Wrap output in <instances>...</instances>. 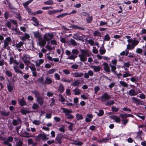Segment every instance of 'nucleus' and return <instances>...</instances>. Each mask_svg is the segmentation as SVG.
<instances>
[{
    "label": "nucleus",
    "mask_w": 146,
    "mask_h": 146,
    "mask_svg": "<svg viewBox=\"0 0 146 146\" xmlns=\"http://www.w3.org/2000/svg\"><path fill=\"white\" fill-rule=\"evenodd\" d=\"M81 54H79L78 56L80 57V59L81 61L85 62L87 60V57L90 56L92 53L88 50L80 49Z\"/></svg>",
    "instance_id": "1"
},
{
    "label": "nucleus",
    "mask_w": 146,
    "mask_h": 146,
    "mask_svg": "<svg viewBox=\"0 0 146 146\" xmlns=\"http://www.w3.org/2000/svg\"><path fill=\"white\" fill-rule=\"evenodd\" d=\"M60 109L63 110V112L65 114L67 118L69 119H72L74 118L73 116L70 114L72 113V110L63 108H61Z\"/></svg>",
    "instance_id": "2"
},
{
    "label": "nucleus",
    "mask_w": 146,
    "mask_h": 146,
    "mask_svg": "<svg viewBox=\"0 0 146 146\" xmlns=\"http://www.w3.org/2000/svg\"><path fill=\"white\" fill-rule=\"evenodd\" d=\"M12 41V39L10 37H6L4 40V44L3 48L4 49H7L8 50H10V48L9 46Z\"/></svg>",
    "instance_id": "3"
},
{
    "label": "nucleus",
    "mask_w": 146,
    "mask_h": 146,
    "mask_svg": "<svg viewBox=\"0 0 146 146\" xmlns=\"http://www.w3.org/2000/svg\"><path fill=\"white\" fill-rule=\"evenodd\" d=\"M72 52L73 54L68 57L67 59L74 60L77 58V55L79 52V51L77 49L75 48L72 50Z\"/></svg>",
    "instance_id": "4"
},
{
    "label": "nucleus",
    "mask_w": 146,
    "mask_h": 146,
    "mask_svg": "<svg viewBox=\"0 0 146 146\" xmlns=\"http://www.w3.org/2000/svg\"><path fill=\"white\" fill-rule=\"evenodd\" d=\"M85 37V35H83L80 33L74 34L73 36V38L76 40H79L83 41H84V40Z\"/></svg>",
    "instance_id": "5"
},
{
    "label": "nucleus",
    "mask_w": 146,
    "mask_h": 146,
    "mask_svg": "<svg viewBox=\"0 0 146 146\" xmlns=\"http://www.w3.org/2000/svg\"><path fill=\"white\" fill-rule=\"evenodd\" d=\"M54 38V35L52 33H48L44 35L43 38L46 39L47 41H50L51 39Z\"/></svg>",
    "instance_id": "6"
},
{
    "label": "nucleus",
    "mask_w": 146,
    "mask_h": 146,
    "mask_svg": "<svg viewBox=\"0 0 146 146\" xmlns=\"http://www.w3.org/2000/svg\"><path fill=\"white\" fill-rule=\"evenodd\" d=\"M62 137L63 136L61 134H59L57 135L55 139L56 143H58L60 144H61L62 142Z\"/></svg>",
    "instance_id": "7"
},
{
    "label": "nucleus",
    "mask_w": 146,
    "mask_h": 146,
    "mask_svg": "<svg viewBox=\"0 0 146 146\" xmlns=\"http://www.w3.org/2000/svg\"><path fill=\"white\" fill-rule=\"evenodd\" d=\"M52 80L51 78L48 76H47L45 77V80L44 82H43V84H52Z\"/></svg>",
    "instance_id": "8"
},
{
    "label": "nucleus",
    "mask_w": 146,
    "mask_h": 146,
    "mask_svg": "<svg viewBox=\"0 0 146 146\" xmlns=\"http://www.w3.org/2000/svg\"><path fill=\"white\" fill-rule=\"evenodd\" d=\"M39 42L38 44L41 47L44 46L46 43V42L47 41L46 39L45 38L42 39V38H40L38 39Z\"/></svg>",
    "instance_id": "9"
},
{
    "label": "nucleus",
    "mask_w": 146,
    "mask_h": 146,
    "mask_svg": "<svg viewBox=\"0 0 146 146\" xmlns=\"http://www.w3.org/2000/svg\"><path fill=\"white\" fill-rule=\"evenodd\" d=\"M22 121L20 118H18L17 120L13 119L12 121V124L14 125H18L19 123L21 124Z\"/></svg>",
    "instance_id": "10"
},
{
    "label": "nucleus",
    "mask_w": 146,
    "mask_h": 146,
    "mask_svg": "<svg viewBox=\"0 0 146 146\" xmlns=\"http://www.w3.org/2000/svg\"><path fill=\"white\" fill-rule=\"evenodd\" d=\"M110 117L112 119L115 120L116 123H120L121 121L120 118L116 115H113L110 116Z\"/></svg>",
    "instance_id": "11"
},
{
    "label": "nucleus",
    "mask_w": 146,
    "mask_h": 146,
    "mask_svg": "<svg viewBox=\"0 0 146 146\" xmlns=\"http://www.w3.org/2000/svg\"><path fill=\"white\" fill-rule=\"evenodd\" d=\"M46 138V135L43 134H40L36 137L37 141H40V139L45 140Z\"/></svg>",
    "instance_id": "12"
},
{
    "label": "nucleus",
    "mask_w": 146,
    "mask_h": 146,
    "mask_svg": "<svg viewBox=\"0 0 146 146\" xmlns=\"http://www.w3.org/2000/svg\"><path fill=\"white\" fill-rule=\"evenodd\" d=\"M102 65L104 66V69L106 72L108 73L110 72V68L108 64L107 63L104 62L103 64Z\"/></svg>",
    "instance_id": "13"
},
{
    "label": "nucleus",
    "mask_w": 146,
    "mask_h": 146,
    "mask_svg": "<svg viewBox=\"0 0 146 146\" xmlns=\"http://www.w3.org/2000/svg\"><path fill=\"white\" fill-rule=\"evenodd\" d=\"M72 75L74 77L80 78L82 77L83 74L82 72H76L75 73H72Z\"/></svg>",
    "instance_id": "14"
},
{
    "label": "nucleus",
    "mask_w": 146,
    "mask_h": 146,
    "mask_svg": "<svg viewBox=\"0 0 146 146\" xmlns=\"http://www.w3.org/2000/svg\"><path fill=\"white\" fill-rule=\"evenodd\" d=\"M119 116L121 117L123 119H124L125 118L131 117H133L134 116L133 115L131 114H128L127 113H124V114H120L119 115Z\"/></svg>",
    "instance_id": "15"
},
{
    "label": "nucleus",
    "mask_w": 146,
    "mask_h": 146,
    "mask_svg": "<svg viewBox=\"0 0 146 146\" xmlns=\"http://www.w3.org/2000/svg\"><path fill=\"white\" fill-rule=\"evenodd\" d=\"M7 81L8 82V83L7 84V89L9 92H11L13 90V87L10 81L9 80H8Z\"/></svg>",
    "instance_id": "16"
},
{
    "label": "nucleus",
    "mask_w": 146,
    "mask_h": 146,
    "mask_svg": "<svg viewBox=\"0 0 146 146\" xmlns=\"http://www.w3.org/2000/svg\"><path fill=\"white\" fill-rule=\"evenodd\" d=\"M93 118V115L90 113L86 115V117L85 118V121L88 122L92 121V119Z\"/></svg>",
    "instance_id": "17"
},
{
    "label": "nucleus",
    "mask_w": 146,
    "mask_h": 146,
    "mask_svg": "<svg viewBox=\"0 0 146 146\" xmlns=\"http://www.w3.org/2000/svg\"><path fill=\"white\" fill-rule=\"evenodd\" d=\"M18 102L19 104L22 106H25L27 105V103L25 100L24 97H23L20 100H19Z\"/></svg>",
    "instance_id": "18"
},
{
    "label": "nucleus",
    "mask_w": 146,
    "mask_h": 146,
    "mask_svg": "<svg viewBox=\"0 0 146 146\" xmlns=\"http://www.w3.org/2000/svg\"><path fill=\"white\" fill-rule=\"evenodd\" d=\"M110 98V96L107 92L105 93L101 97V99L104 100H108Z\"/></svg>",
    "instance_id": "19"
},
{
    "label": "nucleus",
    "mask_w": 146,
    "mask_h": 146,
    "mask_svg": "<svg viewBox=\"0 0 146 146\" xmlns=\"http://www.w3.org/2000/svg\"><path fill=\"white\" fill-rule=\"evenodd\" d=\"M72 92L74 93L75 95H78L81 93L80 90L78 88H76L73 89Z\"/></svg>",
    "instance_id": "20"
},
{
    "label": "nucleus",
    "mask_w": 146,
    "mask_h": 146,
    "mask_svg": "<svg viewBox=\"0 0 146 146\" xmlns=\"http://www.w3.org/2000/svg\"><path fill=\"white\" fill-rule=\"evenodd\" d=\"M32 20L35 23L33 24V25L36 26H37L39 25V23L38 22L37 19L34 17H32Z\"/></svg>",
    "instance_id": "21"
},
{
    "label": "nucleus",
    "mask_w": 146,
    "mask_h": 146,
    "mask_svg": "<svg viewBox=\"0 0 146 146\" xmlns=\"http://www.w3.org/2000/svg\"><path fill=\"white\" fill-rule=\"evenodd\" d=\"M27 55L23 56V59L24 60V62L25 64H26L27 63L30 62L29 61L30 58L27 57Z\"/></svg>",
    "instance_id": "22"
},
{
    "label": "nucleus",
    "mask_w": 146,
    "mask_h": 146,
    "mask_svg": "<svg viewBox=\"0 0 146 146\" xmlns=\"http://www.w3.org/2000/svg\"><path fill=\"white\" fill-rule=\"evenodd\" d=\"M36 101L38 104L40 105H42L43 104V99L40 97L36 98Z\"/></svg>",
    "instance_id": "23"
},
{
    "label": "nucleus",
    "mask_w": 146,
    "mask_h": 146,
    "mask_svg": "<svg viewBox=\"0 0 146 146\" xmlns=\"http://www.w3.org/2000/svg\"><path fill=\"white\" fill-rule=\"evenodd\" d=\"M12 30L14 31L15 32V34L18 35H22V32H21L17 28V27H15L14 28L11 29Z\"/></svg>",
    "instance_id": "24"
},
{
    "label": "nucleus",
    "mask_w": 146,
    "mask_h": 146,
    "mask_svg": "<svg viewBox=\"0 0 146 146\" xmlns=\"http://www.w3.org/2000/svg\"><path fill=\"white\" fill-rule=\"evenodd\" d=\"M129 94L130 96H135L137 95V93L135 92L134 89H131L129 92Z\"/></svg>",
    "instance_id": "25"
},
{
    "label": "nucleus",
    "mask_w": 146,
    "mask_h": 146,
    "mask_svg": "<svg viewBox=\"0 0 146 146\" xmlns=\"http://www.w3.org/2000/svg\"><path fill=\"white\" fill-rule=\"evenodd\" d=\"M31 92L34 94L35 97H36V98L40 97V95L38 91L36 90L31 91Z\"/></svg>",
    "instance_id": "26"
},
{
    "label": "nucleus",
    "mask_w": 146,
    "mask_h": 146,
    "mask_svg": "<svg viewBox=\"0 0 146 146\" xmlns=\"http://www.w3.org/2000/svg\"><path fill=\"white\" fill-rule=\"evenodd\" d=\"M33 33L35 37L38 38V39L40 38L41 35L38 31L33 32Z\"/></svg>",
    "instance_id": "27"
},
{
    "label": "nucleus",
    "mask_w": 146,
    "mask_h": 146,
    "mask_svg": "<svg viewBox=\"0 0 146 146\" xmlns=\"http://www.w3.org/2000/svg\"><path fill=\"white\" fill-rule=\"evenodd\" d=\"M30 37L29 35L27 33H25L24 36H23L21 38V40L22 41H24L28 39Z\"/></svg>",
    "instance_id": "28"
},
{
    "label": "nucleus",
    "mask_w": 146,
    "mask_h": 146,
    "mask_svg": "<svg viewBox=\"0 0 146 146\" xmlns=\"http://www.w3.org/2000/svg\"><path fill=\"white\" fill-rule=\"evenodd\" d=\"M109 65L111 68V71L115 74H116V72L115 70L116 69V67L115 66L112 65L111 64Z\"/></svg>",
    "instance_id": "29"
},
{
    "label": "nucleus",
    "mask_w": 146,
    "mask_h": 146,
    "mask_svg": "<svg viewBox=\"0 0 146 146\" xmlns=\"http://www.w3.org/2000/svg\"><path fill=\"white\" fill-rule=\"evenodd\" d=\"M80 82L78 80H74L71 84L72 86H78L80 84Z\"/></svg>",
    "instance_id": "30"
},
{
    "label": "nucleus",
    "mask_w": 146,
    "mask_h": 146,
    "mask_svg": "<svg viewBox=\"0 0 146 146\" xmlns=\"http://www.w3.org/2000/svg\"><path fill=\"white\" fill-rule=\"evenodd\" d=\"M69 27L74 29H78L83 30H84V29L83 28L81 27H79L78 26L74 25H72L71 26Z\"/></svg>",
    "instance_id": "31"
},
{
    "label": "nucleus",
    "mask_w": 146,
    "mask_h": 146,
    "mask_svg": "<svg viewBox=\"0 0 146 146\" xmlns=\"http://www.w3.org/2000/svg\"><path fill=\"white\" fill-rule=\"evenodd\" d=\"M72 144L76 145L81 146L83 144V143L80 141H77L74 140L73 141V142L72 143Z\"/></svg>",
    "instance_id": "32"
},
{
    "label": "nucleus",
    "mask_w": 146,
    "mask_h": 146,
    "mask_svg": "<svg viewBox=\"0 0 146 146\" xmlns=\"http://www.w3.org/2000/svg\"><path fill=\"white\" fill-rule=\"evenodd\" d=\"M16 72H18L22 75L23 73L20 69H19L17 66H14L13 68Z\"/></svg>",
    "instance_id": "33"
},
{
    "label": "nucleus",
    "mask_w": 146,
    "mask_h": 146,
    "mask_svg": "<svg viewBox=\"0 0 146 146\" xmlns=\"http://www.w3.org/2000/svg\"><path fill=\"white\" fill-rule=\"evenodd\" d=\"M44 78L42 76L40 78H38L36 81L37 82L39 83H41L43 84V82H44L43 81Z\"/></svg>",
    "instance_id": "34"
},
{
    "label": "nucleus",
    "mask_w": 146,
    "mask_h": 146,
    "mask_svg": "<svg viewBox=\"0 0 146 146\" xmlns=\"http://www.w3.org/2000/svg\"><path fill=\"white\" fill-rule=\"evenodd\" d=\"M58 89V90L60 92H63L64 91V88L63 84H60V86H59Z\"/></svg>",
    "instance_id": "35"
},
{
    "label": "nucleus",
    "mask_w": 146,
    "mask_h": 146,
    "mask_svg": "<svg viewBox=\"0 0 146 146\" xmlns=\"http://www.w3.org/2000/svg\"><path fill=\"white\" fill-rule=\"evenodd\" d=\"M44 4L46 5H52L53 4L54 2L52 0H48L44 2Z\"/></svg>",
    "instance_id": "36"
},
{
    "label": "nucleus",
    "mask_w": 146,
    "mask_h": 146,
    "mask_svg": "<svg viewBox=\"0 0 146 146\" xmlns=\"http://www.w3.org/2000/svg\"><path fill=\"white\" fill-rule=\"evenodd\" d=\"M76 118L78 120H82L83 117L82 115L80 113H77L76 114Z\"/></svg>",
    "instance_id": "37"
},
{
    "label": "nucleus",
    "mask_w": 146,
    "mask_h": 146,
    "mask_svg": "<svg viewBox=\"0 0 146 146\" xmlns=\"http://www.w3.org/2000/svg\"><path fill=\"white\" fill-rule=\"evenodd\" d=\"M91 67L93 68L94 71L96 72L100 71V67L99 66H91Z\"/></svg>",
    "instance_id": "38"
},
{
    "label": "nucleus",
    "mask_w": 146,
    "mask_h": 146,
    "mask_svg": "<svg viewBox=\"0 0 146 146\" xmlns=\"http://www.w3.org/2000/svg\"><path fill=\"white\" fill-rule=\"evenodd\" d=\"M16 15L15 17L19 20L20 21H22V17L19 13H17L15 14Z\"/></svg>",
    "instance_id": "39"
},
{
    "label": "nucleus",
    "mask_w": 146,
    "mask_h": 146,
    "mask_svg": "<svg viewBox=\"0 0 146 146\" xmlns=\"http://www.w3.org/2000/svg\"><path fill=\"white\" fill-rule=\"evenodd\" d=\"M11 22L9 21H7L5 23V25L8 27L9 29H11Z\"/></svg>",
    "instance_id": "40"
},
{
    "label": "nucleus",
    "mask_w": 146,
    "mask_h": 146,
    "mask_svg": "<svg viewBox=\"0 0 146 146\" xmlns=\"http://www.w3.org/2000/svg\"><path fill=\"white\" fill-rule=\"evenodd\" d=\"M1 115L5 116H8L10 114V112H6L5 111H2L1 112Z\"/></svg>",
    "instance_id": "41"
},
{
    "label": "nucleus",
    "mask_w": 146,
    "mask_h": 146,
    "mask_svg": "<svg viewBox=\"0 0 146 146\" xmlns=\"http://www.w3.org/2000/svg\"><path fill=\"white\" fill-rule=\"evenodd\" d=\"M23 44L24 43L23 42L20 41L16 44L15 46L17 48H20L22 46Z\"/></svg>",
    "instance_id": "42"
},
{
    "label": "nucleus",
    "mask_w": 146,
    "mask_h": 146,
    "mask_svg": "<svg viewBox=\"0 0 146 146\" xmlns=\"http://www.w3.org/2000/svg\"><path fill=\"white\" fill-rule=\"evenodd\" d=\"M21 112L23 115H26L27 113H30V112L27 110L24 109H22L21 110Z\"/></svg>",
    "instance_id": "43"
},
{
    "label": "nucleus",
    "mask_w": 146,
    "mask_h": 146,
    "mask_svg": "<svg viewBox=\"0 0 146 146\" xmlns=\"http://www.w3.org/2000/svg\"><path fill=\"white\" fill-rule=\"evenodd\" d=\"M33 0H30L27 1L25 3H23V6L24 7H26L28 6V5L31 3Z\"/></svg>",
    "instance_id": "44"
},
{
    "label": "nucleus",
    "mask_w": 146,
    "mask_h": 146,
    "mask_svg": "<svg viewBox=\"0 0 146 146\" xmlns=\"http://www.w3.org/2000/svg\"><path fill=\"white\" fill-rule=\"evenodd\" d=\"M115 102L112 100L110 102H107L105 103V105L107 106H111L115 103Z\"/></svg>",
    "instance_id": "45"
},
{
    "label": "nucleus",
    "mask_w": 146,
    "mask_h": 146,
    "mask_svg": "<svg viewBox=\"0 0 146 146\" xmlns=\"http://www.w3.org/2000/svg\"><path fill=\"white\" fill-rule=\"evenodd\" d=\"M6 75L9 77H11L12 74L11 72L8 70H6L5 72Z\"/></svg>",
    "instance_id": "46"
},
{
    "label": "nucleus",
    "mask_w": 146,
    "mask_h": 146,
    "mask_svg": "<svg viewBox=\"0 0 146 146\" xmlns=\"http://www.w3.org/2000/svg\"><path fill=\"white\" fill-rule=\"evenodd\" d=\"M106 52V49L104 47V44H103L102 46L101 47V55L104 54Z\"/></svg>",
    "instance_id": "47"
},
{
    "label": "nucleus",
    "mask_w": 146,
    "mask_h": 146,
    "mask_svg": "<svg viewBox=\"0 0 146 146\" xmlns=\"http://www.w3.org/2000/svg\"><path fill=\"white\" fill-rule=\"evenodd\" d=\"M70 42L71 44L74 46H75L77 45L76 42L73 39H71Z\"/></svg>",
    "instance_id": "48"
},
{
    "label": "nucleus",
    "mask_w": 146,
    "mask_h": 146,
    "mask_svg": "<svg viewBox=\"0 0 146 146\" xmlns=\"http://www.w3.org/2000/svg\"><path fill=\"white\" fill-rule=\"evenodd\" d=\"M119 83L123 87H127L128 86L127 84L124 81H120Z\"/></svg>",
    "instance_id": "49"
},
{
    "label": "nucleus",
    "mask_w": 146,
    "mask_h": 146,
    "mask_svg": "<svg viewBox=\"0 0 146 146\" xmlns=\"http://www.w3.org/2000/svg\"><path fill=\"white\" fill-rule=\"evenodd\" d=\"M111 110L113 112H117L119 110V108H118L115 107L114 106H112L111 107Z\"/></svg>",
    "instance_id": "50"
},
{
    "label": "nucleus",
    "mask_w": 146,
    "mask_h": 146,
    "mask_svg": "<svg viewBox=\"0 0 146 146\" xmlns=\"http://www.w3.org/2000/svg\"><path fill=\"white\" fill-rule=\"evenodd\" d=\"M39 107V105L37 103H34L32 106V108L35 110L37 109Z\"/></svg>",
    "instance_id": "51"
},
{
    "label": "nucleus",
    "mask_w": 146,
    "mask_h": 146,
    "mask_svg": "<svg viewBox=\"0 0 146 146\" xmlns=\"http://www.w3.org/2000/svg\"><path fill=\"white\" fill-rule=\"evenodd\" d=\"M86 21L88 23H90L92 20V16H88L86 19Z\"/></svg>",
    "instance_id": "52"
},
{
    "label": "nucleus",
    "mask_w": 146,
    "mask_h": 146,
    "mask_svg": "<svg viewBox=\"0 0 146 146\" xmlns=\"http://www.w3.org/2000/svg\"><path fill=\"white\" fill-rule=\"evenodd\" d=\"M110 39V38L108 34L106 35L104 37V41H109Z\"/></svg>",
    "instance_id": "53"
},
{
    "label": "nucleus",
    "mask_w": 146,
    "mask_h": 146,
    "mask_svg": "<svg viewBox=\"0 0 146 146\" xmlns=\"http://www.w3.org/2000/svg\"><path fill=\"white\" fill-rule=\"evenodd\" d=\"M10 22L12 23L13 25H15V27H17V22L16 21L11 19H10Z\"/></svg>",
    "instance_id": "54"
},
{
    "label": "nucleus",
    "mask_w": 146,
    "mask_h": 146,
    "mask_svg": "<svg viewBox=\"0 0 146 146\" xmlns=\"http://www.w3.org/2000/svg\"><path fill=\"white\" fill-rule=\"evenodd\" d=\"M130 66V63L129 62L124 63L123 65L122 66L123 68H129Z\"/></svg>",
    "instance_id": "55"
},
{
    "label": "nucleus",
    "mask_w": 146,
    "mask_h": 146,
    "mask_svg": "<svg viewBox=\"0 0 146 146\" xmlns=\"http://www.w3.org/2000/svg\"><path fill=\"white\" fill-rule=\"evenodd\" d=\"M68 15V13H64L61 14L56 16L57 18H59L60 17H63L64 16L67 15Z\"/></svg>",
    "instance_id": "56"
},
{
    "label": "nucleus",
    "mask_w": 146,
    "mask_h": 146,
    "mask_svg": "<svg viewBox=\"0 0 146 146\" xmlns=\"http://www.w3.org/2000/svg\"><path fill=\"white\" fill-rule=\"evenodd\" d=\"M143 133V132L142 131V130H140L139 129V131L137 132V136L139 137L140 138L142 139V137H141V135Z\"/></svg>",
    "instance_id": "57"
},
{
    "label": "nucleus",
    "mask_w": 146,
    "mask_h": 146,
    "mask_svg": "<svg viewBox=\"0 0 146 146\" xmlns=\"http://www.w3.org/2000/svg\"><path fill=\"white\" fill-rule=\"evenodd\" d=\"M6 140L7 141L8 143L12 142L13 140V137L11 136L7 138Z\"/></svg>",
    "instance_id": "58"
},
{
    "label": "nucleus",
    "mask_w": 146,
    "mask_h": 146,
    "mask_svg": "<svg viewBox=\"0 0 146 146\" xmlns=\"http://www.w3.org/2000/svg\"><path fill=\"white\" fill-rule=\"evenodd\" d=\"M29 68H30L31 70L33 72H36V68L35 67V65L32 64V66H30Z\"/></svg>",
    "instance_id": "59"
},
{
    "label": "nucleus",
    "mask_w": 146,
    "mask_h": 146,
    "mask_svg": "<svg viewBox=\"0 0 146 146\" xmlns=\"http://www.w3.org/2000/svg\"><path fill=\"white\" fill-rule=\"evenodd\" d=\"M61 80L63 82H67L68 83H70L71 82H72V80H69L65 78L64 79H62Z\"/></svg>",
    "instance_id": "60"
},
{
    "label": "nucleus",
    "mask_w": 146,
    "mask_h": 146,
    "mask_svg": "<svg viewBox=\"0 0 146 146\" xmlns=\"http://www.w3.org/2000/svg\"><path fill=\"white\" fill-rule=\"evenodd\" d=\"M125 72V74H123V78H126L127 77L131 76H132V75L131 74H129L127 72Z\"/></svg>",
    "instance_id": "61"
},
{
    "label": "nucleus",
    "mask_w": 146,
    "mask_h": 146,
    "mask_svg": "<svg viewBox=\"0 0 146 146\" xmlns=\"http://www.w3.org/2000/svg\"><path fill=\"white\" fill-rule=\"evenodd\" d=\"M56 13V11L55 10L53 11L49 10L48 11V13L50 15L54 14Z\"/></svg>",
    "instance_id": "62"
},
{
    "label": "nucleus",
    "mask_w": 146,
    "mask_h": 146,
    "mask_svg": "<svg viewBox=\"0 0 146 146\" xmlns=\"http://www.w3.org/2000/svg\"><path fill=\"white\" fill-rule=\"evenodd\" d=\"M9 14L8 12H6L4 13V17L6 19H7L9 17Z\"/></svg>",
    "instance_id": "63"
},
{
    "label": "nucleus",
    "mask_w": 146,
    "mask_h": 146,
    "mask_svg": "<svg viewBox=\"0 0 146 146\" xmlns=\"http://www.w3.org/2000/svg\"><path fill=\"white\" fill-rule=\"evenodd\" d=\"M137 116L143 120H144L145 119V116L142 113H139L137 115Z\"/></svg>",
    "instance_id": "64"
}]
</instances>
